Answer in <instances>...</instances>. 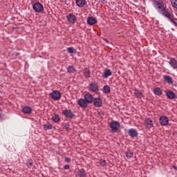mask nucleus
I'll return each instance as SVG.
<instances>
[{
	"instance_id": "obj_1",
	"label": "nucleus",
	"mask_w": 177,
	"mask_h": 177,
	"mask_svg": "<svg viewBox=\"0 0 177 177\" xmlns=\"http://www.w3.org/2000/svg\"><path fill=\"white\" fill-rule=\"evenodd\" d=\"M153 5L155 8L157 9V10L159 11L160 13L164 12L165 10V4H164V3H162V1H158L154 0Z\"/></svg>"
},
{
	"instance_id": "obj_2",
	"label": "nucleus",
	"mask_w": 177,
	"mask_h": 177,
	"mask_svg": "<svg viewBox=\"0 0 177 177\" xmlns=\"http://www.w3.org/2000/svg\"><path fill=\"white\" fill-rule=\"evenodd\" d=\"M32 9L35 13H41V12H44V6L41 3L37 2L32 5Z\"/></svg>"
},
{
	"instance_id": "obj_3",
	"label": "nucleus",
	"mask_w": 177,
	"mask_h": 177,
	"mask_svg": "<svg viewBox=\"0 0 177 177\" xmlns=\"http://www.w3.org/2000/svg\"><path fill=\"white\" fill-rule=\"evenodd\" d=\"M50 96L53 100H60L62 99V93L59 91H53L50 93Z\"/></svg>"
},
{
	"instance_id": "obj_4",
	"label": "nucleus",
	"mask_w": 177,
	"mask_h": 177,
	"mask_svg": "<svg viewBox=\"0 0 177 177\" xmlns=\"http://www.w3.org/2000/svg\"><path fill=\"white\" fill-rule=\"evenodd\" d=\"M62 114L66 117V118H69L73 120V117H75V115L70 109H64L62 111Z\"/></svg>"
},
{
	"instance_id": "obj_5",
	"label": "nucleus",
	"mask_w": 177,
	"mask_h": 177,
	"mask_svg": "<svg viewBox=\"0 0 177 177\" xmlns=\"http://www.w3.org/2000/svg\"><path fill=\"white\" fill-rule=\"evenodd\" d=\"M121 125L117 121H113L111 123L110 128L111 129L112 132H117L120 128Z\"/></svg>"
},
{
	"instance_id": "obj_6",
	"label": "nucleus",
	"mask_w": 177,
	"mask_h": 177,
	"mask_svg": "<svg viewBox=\"0 0 177 177\" xmlns=\"http://www.w3.org/2000/svg\"><path fill=\"white\" fill-rule=\"evenodd\" d=\"M67 21L71 24H75L77 23V17L73 13L68 14L66 16Z\"/></svg>"
},
{
	"instance_id": "obj_7",
	"label": "nucleus",
	"mask_w": 177,
	"mask_h": 177,
	"mask_svg": "<svg viewBox=\"0 0 177 177\" xmlns=\"http://www.w3.org/2000/svg\"><path fill=\"white\" fill-rule=\"evenodd\" d=\"M77 104L82 109H86L88 107V103L86 100L84 98H80L77 100Z\"/></svg>"
},
{
	"instance_id": "obj_8",
	"label": "nucleus",
	"mask_w": 177,
	"mask_h": 177,
	"mask_svg": "<svg viewBox=\"0 0 177 177\" xmlns=\"http://www.w3.org/2000/svg\"><path fill=\"white\" fill-rule=\"evenodd\" d=\"M84 100L87 102L88 104L93 103V95L89 93H87L84 95Z\"/></svg>"
},
{
	"instance_id": "obj_9",
	"label": "nucleus",
	"mask_w": 177,
	"mask_h": 177,
	"mask_svg": "<svg viewBox=\"0 0 177 177\" xmlns=\"http://www.w3.org/2000/svg\"><path fill=\"white\" fill-rule=\"evenodd\" d=\"M159 122L161 125H163V127H165L168 125V122H169V120H168V117L163 115L159 118Z\"/></svg>"
},
{
	"instance_id": "obj_10",
	"label": "nucleus",
	"mask_w": 177,
	"mask_h": 177,
	"mask_svg": "<svg viewBox=\"0 0 177 177\" xmlns=\"http://www.w3.org/2000/svg\"><path fill=\"white\" fill-rule=\"evenodd\" d=\"M93 104L95 107H102V104H103V101L100 97H96L93 100Z\"/></svg>"
},
{
	"instance_id": "obj_11",
	"label": "nucleus",
	"mask_w": 177,
	"mask_h": 177,
	"mask_svg": "<svg viewBox=\"0 0 177 177\" xmlns=\"http://www.w3.org/2000/svg\"><path fill=\"white\" fill-rule=\"evenodd\" d=\"M89 91H91V92H97V91H99L97 83H91L89 85Z\"/></svg>"
},
{
	"instance_id": "obj_12",
	"label": "nucleus",
	"mask_w": 177,
	"mask_h": 177,
	"mask_svg": "<svg viewBox=\"0 0 177 177\" xmlns=\"http://www.w3.org/2000/svg\"><path fill=\"white\" fill-rule=\"evenodd\" d=\"M144 125H145L146 128H148V129H150L151 128H153L154 127V124H153V120L150 118H147L145 120Z\"/></svg>"
},
{
	"instance_id": "obj_13",
	"label": "nucleus",
	"mask_w": 177,
	"mask_h": 177,
	"mask_svg": "<svg viewBox=\"0 0 177 177\" xmlns=\"http://www.w3.org/2000/svg\"><path fill=\"white\" fill-rule=\"evenodd\" d=\"M97 23V20L93 17H90L87 19V24L88 26H95Z\"/></svg>"
},
{
	"instance_id": "obj_14",
	"label": "nucleus",
	"mask_w": 177,
	"mask_h": 177,
	"mask_svg": "<svg viewBox=\"0 0 177 177\" xmlns=\"http://www.w3.org/2000/svg\"><path fill=\"white\" fill-rule=\"evenodd\" d=\"M169 64L174 68V70H176L177 68V61L175 58H169Z\"/></svg>"
},
{
	"instance_id": "obj_15",
	"label": "nucleus",
	"mask_w": 177,
	"mask_h": 177,
	"mask_svg": "<svg viewBox=\"0 0 177 177\" xmlns=\"http://www.w3.org/2000/svg\"><path fill=\"white\" fill-rule=\"evenodd\" d=\"M166 96L170 100L175 99L176 97V95L171 90H167L165 91Z\"/></svg>"
},
{
	"instance_id": "obj_16",
	"label": "nucleus",
	"mask_w": 177,
	"mask_h": 177,
	"mask_svg": "<svg viewBox=\"0 0 177 177\" xmlns=\"http://www.w3.org/2000/svg\"><path fill=\"white\" fill-rule=\"evenodd\" d=\"M128 135L131 138H136V136H138V131L135 129H130L128 131Z\"/></svg>"
},
{
	"instance_id": "obj_17",
	"label": "nucleus",
	"mask_w": 177,
	"mask_h": 177,
	"mask_svg": "<svg viewBox=\"0 0 177 177\" xmlns=\"http://www.w3.org/2000/svg\"><path fill=\"white\" fill-rule=\"evenodd\" d=\"M163 80L165 82H167V84H169V85H172V84H174V80H172V77L169 75L163 76Z\"/></svg>"
},
{
	"instance_id": "obj_18",
	"label": "nucleus",
	"mask_w": 177,
	"mask_h": 177,
	"mask_svg": "<svg viewBox=\"0 0 177 177\" xmlns=\"http://www.w3.org/2000/svg\"><path fill=\"white\" fill-rule=\"evenodd\" d=\"M134 95L138 99H142L143 97V93L138 88L134 89Z\"/></svg>"
},
{
	"instance_id": "obj_19",
	"label": "nucleus",
	"mask_w": 177,
	"mask_h": 177,
	"mask_svg": "<svg viewBox=\"0 0 177 177\" xmlns=\"http://www.w3.org/2000/svg\"><path fill=\"white\" fill-rule=\"evenodd\" d=\"M22 113L24 114H31L32 113V109L30 106H24L22 108Z\"/></svg>"
},
{
	"instance_id": "obj_20",
	"label": "nucleus",
	"mask_w": 177,
	"mask_h": 177,
	"mask_svg": "<svg viewBox=\"0 0 177 177\" xmlns=\"http://www.w3.org/2000/svg\"><path fill=\"white\" fill-rule=\"evenodd\" d=\"M76 5L79 8H84V5H86V0H76Z\"/></svg>"
},
{
	"instance_id": "obj_21",
	"label": "nucleus",
	"mask_w": 177,
	"mask_h": 177,
	"mask_svg": "<svg viewBox=\"0 0 177 177\" xmlns=\"http://www.w3.org/2000/svg\"><path fill=\"white\" fill-rule=\"evenodd\" d=\"M111 74H113V73L111 72V70L105 69L102 77L103 78H109V77H110Z\"/></svg>"
},
{
	"instance_id": "obj_22",
	"label": "nucleus",
	"mask_w": 177,
	"mask_h": 177,
	"mask_svg": "<svg viewBox=\"0 0 177 177\" xmlns=\"http://www.w3.org/2000/svg\"><path fill=\"white\" fill-rule=\"evenodd\" d=\"M83 74L85 78H89L91 77V71H89V68H84L83 71Z\"/></svg>"
},
{
	"instance_id": "obj_23",
	"label": "nucleus",
	"mask_w": 177,
	"mask_h": 177,
	"mask_svg": "<svg viewBox=\"0 0 177 177\" xmlns=\"http://www.w3.org/2000/svg\"><path fill=\"white\" fill-rule=\"evenodd\" d=\"M153 93L158 96H161L162 95V91L159 87H156L153 89Z\"/></svg>"
},
{
	"instance_id": "obj_24",
	"label": "nucleus",
	"mask_w": 177,
	"mask_h": 177,
	"mask_svg": "<svg viewBox=\"0 0 177 177\" xmlns=\"http://www.w3.org/2000/svg\"><path fill=\"white\" fill-rule=\"evenodd\" d=\"M53 127V126L50 122H47L46 124L43 125V128H44V131H49V130L52 129Z\"/></svg>"
},
{
	"instance_id": "obj_25",
	"label": "nucleus",
	"mask_w": 177,
	"mask_h": 177,
	"mask_svg": "<svg viewBox=\"0 0 177 177\" xmlns=\"http://www.w3.org/2000/svg\"><path fill=\"white\" fill-rule=\"evenodd\" d=\"M67 71H68V73H70L71 74H74V73H77V70L73 66H68Z\"/></svg>"
},
{
	"instance_id": "obj_26",
	"label": "nucleus",
	"mask_w": 177,
	"mask_h": 177,
	"mask_svg": "<svg viewBox=\"0 0 177 177\" xmlns=\"http://www.w3.org/2000/svg\"><path fill=\"white\" fill-rule=\"evenodd\" d=\"M162 15H163L164 16H165L166 17H167V19H169L170 20V19H172V16L170 15V13L168 12V10H167V9H165L163 12H161Z\"/></svg>"
},
{
	"instance_id": "obj_27",
	"label": "nucleus",
	"mask_w": 177,
	"mask_h": 177,
	"mask_svg": "<svg viewBox=\"0 0 177 177\" xmlns=\"http://www.w3.org/2000/svg\"><path fill=\"white\" fill-rule=\"evenodd\" d=\"M111 91V88H110L109 85H105L103 87V92L104 93H110Z\"/></svg>"
},
{
	"instance_id": "obj_28",
	"label": "nucleus",
	"mask_w": 177,
	"mask_h": 177,
	"mask_svg": "<svg viewBox=\"0 0 177 177\" xmlns=\"http://www.w3.org/2000/svg\"><path fill=\"white\" fill-rule=\"evenodd\" d=\"M52 120L54 122H60V116H59L57 114H55L52 117Z\"/></svg>"
},
{
	"instance_id": "obj_29",
	"label": "nucleus",
	"mask_w": 177,
	"mask_h": 177,
	"mask_svg": "<svg viewBox=\"0 0 177 177\" xmlns=\"http://www.w3.org/2000/svg\"><path fill=\"white\" fill-rule=\"evenodd\" d=\"M77 175L79 177H85L86 176V174H85L84 169H79L77 172Z\"/></svg>"
},
{
	"instance_id": "obj_30",
	"label": "nucleus",
	"mask_w": 177,
	"mask_h": 177,
	"mask_svg": "<svg viewBox=\"0 0 177 177\" xmlns=\"http://www.w3.org/2000/svg\"><path fill=\"white\" fill-rule=\"evenodd\" d=\"M126 157L127 158H132V157H133V152L131 151L126 152Z\"/></svg>"
},
{
	"instance_id": "obj_31",
	"label": "nucleus",
	"mask_w": 177,
	"mask_h": 177,
	"mask_svg": "<svg viewBox=\"0 0 177 177\" xmlns=\"http://www.w3.org/2000/svg\"><path fill=\"white\" fill-rule=\"evenodd\" d=\"M67 50H68V53H75V52H77V50L75 49H74L73 47H68L67 48Z\"/></svg>"
},
{
	"instance_id": "obj_32",
	"label": "nucleus",
	"mask_w": 177,
	"mask_h": 177,
	"mask_svg": "<svg viewBox=\"0 0 177 177\" xmlns=\"http://www.w3.org/2000/svg\"><path fill=\"white\" fill-rule=\"evenodd\" d=\"M32 160H29L26 161V165L28 168H31V167H32Z\"/></svg>"
},
{
	"instance_id": "obj_33",
	"label": "nucleus",
	"mask_w": 177,
	"mask_h": 177,
	"mask_svg": "<svg viewBox=\"0 0 177 177\" xmlns=\"http://www.w3.org/2000/svg\"><path fill=\"white\" fill-rule=\"evenodd\" d=\"M170 21L172 22V24L176 26V27H177V19H174V17L169 19Z\"/></svg>"
},
{
	"instance_id": "obj_34",
	"label": "nucleus",
	"mask_w": 177,
	"mask_h": 177,
	"mask_svg": "<svg viewBox=\"0 0 177 177\" xmlns=\"http://www.w3.org/2000/svg\"><path fill=\"white\" fill-rule=\"evenodd\" d=\"M171 5L173 8L177 9V0H171Z\"/></svg>"
},
{
	"instance_id": "obj_35",
	"label": "nucleus",
	"mask_w": 177,
	"mask_h": 177,
	"mask_svg": "<svg viewBox=\"0 0 177 177\" xmlns=\"http://www.w3.org/2000/svg\"><path fill=\"white\" fill-rule=\"evenodd\" d=\"M64 129L67 131V132H70V131L71 130V129L70 128V124H66L64 126Z\"/></svg>"
},
{
	"instance_id": "obj_36",
	"label": "nucleus",
	"mask_w": 177,
	"mask_h": 177,
	"mask_svg": "<svg viewBox=\"0 0 177 177\" xmlns=\"http://www.w3.org/2000/svg\"><path fill=\"white\" fill-rule=\"evenodd\" d=\"M100 165L102 167H106V165H107V162H106V161L104 160H100Z\"/></svg>"
},
{
	"instance_id": "obj_37",
	"label": "nucleus",
	"mask_w": 177,
	"mask_h": 177,
	"mask_svg": "<svg viewBox=\"0 0 177 177\" xmlns=\"http://www.w3.org/2000/svg\"><path fill=\"white\" fill-rule=\"evenodd\" d=\"M65 162H71V158H68V157H66L65 158Z\"/></svg>"
},
{
	"instance_id": "obj_38",
	"label": "nucleus",
	"mask_w": 177,
	"mask_h": 177,
	"mask_svg": "<svg viewBox=\"0 0 177 177\" xmlns=\"http://www.w3.org/2000/svg\"><path fill=\"white\" fill-rule=\"evenodd\" d=\"M64 169H70V165H66L64 167Z\"/></svg>"
},
{
	"instance_id": "obj_39",
	"label": "nucleus",
	"mask_w": 177,
	"mask_h": 177,
	"mask_svg": "<svg viewBox=\"0 0 177 177\" xmlns=\"http://www.w3.org/2000/svg\"><path fill=\"white\" fill-rule=\"evenodd\" d=\"M104 41H105V42H109V40L106 39H104Z\"/></svg>"
},
{
	"instance_id": "obj_40",
	"label": "nucleus",
	"mask_w": 177,
	"mask_h": 177,
	"mask_svg": "<svg viewBox=\"0 0 177 177\" xmlns=\"http://www.w3.org/2000/svg\"><path fill=\"white\" fill-rule=\"evenodd\" d=\"M174 168L175 169H177L176 167H175V166L174 167Z\"/></svg>"
}]
</instances>
